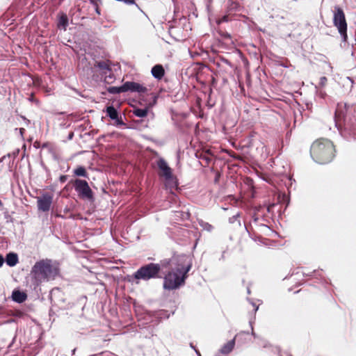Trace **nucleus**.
Listing matches in <instances>:
<instances>
[{
    "label": "nucleus",
    "mask_w": 356,
    "mask_h": 356,
    "mask_svg": "<svg viewBox=\"0 0 356 356\" xmlns=\"http://www.w3.org/2000/svg\"><path fill=\"white\" fill-rule=\"evenodd\" d=\"M162 270H165L163 289L175 290L185 284L192 268V261L186 254L174 253L170 258L162 259Z\"/></svg>",
    "instance_id": "f257e3e1"
},
{
    "label": "nucleus",
    "mask_w": 356,
    "mask_h": 356,
    "mask_svg": "<svg viewBox=\"0 0 356 356\" xmlns=\"http://www.w3.org/2000/svg\"><path fill=\"white\" fill-rule=\"evenodd\" d=\"M58 264L51 259H41L33 265L31 273L38 285L43 282L54 280L59 275Z\"/></svg>",
    "instance_id": "f03ea898"
},
{
    "label": "nucleus",
    "mask_w": 356,
    "mask_h": 356,
    "mask_svg": "<svg viewBox=\"0 0 356 356\" xmlns=\"http://www.w3.org/2000/svg\"><path fill=\"white\" fill-rule=\"evenodd\" d=\"M335 149L333 143L324 138L315 140L310 148L312 159L318 163L325 164L334 157Z\"/></svg>",
    "instance_id": "7ed1b4c3"
},
{
    "label": "nucleus",
    "mask_w": 356,
    "mask_h": 356,
    "mask_svg": "<svg viewBox=\"0 0 356 356\" xmlns=\"http://www.w3.org/2000/svg\"><path fill=\"white\" fill-rule=\"evenodd\" d=\"M162 260L160 263H149L141 266L129 279V282L139 284V280L148 281L151 279L161 278L160 273L162 270Z\"/></svg>",
    "instance_id": "20e7f679"
},
{
    "label": "nucleus",
    "mask_w": 356,
    "mask_h": 356,
    "mask_svg": "<svg viewBox=\"0 0 356 356\" xmlns=\"http://www.w3.org/2000/svg\"><path fill=\"white\" fill-rule=\"evenodd\" d=\"M353 108V106L348 105L346 103L340 102L337 104L334 113V123L335 127L339 131H342L341 122H346L350 120V113Z\"/></svg>",
    "instance_id": "39448f33"
},
{
    "label": "nucleus",
    "mask_w": 356,
    "mask_h": 356,
    "mask_svg": "<svg viewBox=\"0 0 356 356\" xmlns=\"http://www.w3.org/2000/svg\"><path fill=\"white\" fill-rule=\"evenodd\" d=\"M333 23L337 28L342 40L346 42L347 40V23L343 10L339 6L334 7Z\"/></svg>",
    "instance_id": "423d86ee"
},
{
    "label": "nucleus",
    "mask_w": 356,
    "mask_h": 356,
    "mask_svg": "<svg viewBox=\"0 0 356 356\" xmlns=\"http://www.w3.org/2000/svg\"><path fill=\"white\" fill-rule=\"evenodd\" d=\"M74 186L81 197L88 200L93 198V193L86 180L76 179L74 181Z\"/></svg>",
    "instance_id": "0eeeda50"
},
{
    "label": "nucleus",
    "mask_w": 356,
    "mask_h": 356,
    "mask_svg": "<svg viewBox=\"0 0 356 356\" xmlns=\"http://www.w3.org/2000/svg\"><path fill=\"white\" fill-rule=\"evenodd\" d=\"M52 195L46 193L42 197L38 198V208L42 211H48L50 209L52 203Z\"/></svg>",
    "instance_id": "6e6552de"
},
{
    "label": "nucleus",
    "mask_w": 356,
    "mask_h": 356,
    "mask_svg": "<svg viewBox=\"0 0 356 356\" xmlns=\"http://www.w3.org/2000/svg\"><path fill=\"white\" fill-rule=\"evenodd\" d=\"M124 84L125 92L130 91L131 92H138L139 94H144L147 91L146 87L136 82L127 81Z\"/></svg>",
    "instance_id": "1a4fd4ad"
},
{
    "label": "nucleus",
    "mask_w": 356,
    "mask_h": 356,
    "mask_svg": "<svg viewBox=\"0 0 356 356\" xmlns=\"http://www.w3.org/2000/svg\"><path fill=\"white\" fill-rule=\"evenodd\" d=\"M157 166L161 171V176L164 177L166 179L172 178V170L163 159L161 158L157 161Z\"/></svg>",
    "instance_id": "9d476101"
},
{
    "label": "nucleus",
    "mask_w": 356,
    "mask_h": 356,
    "mask_svg": "<svg viewBox=\"0 0 356 356\" xmlns=\"http://www.w3.org/2000/svg\"><path fill=\"white\" fill-rule=\"evenodd\" d=\"M151 72L152 76L158 80L161 79L165 74L164 69L161 65H154L152 68Z\"/></svg>",
    "instance_id": "9b49d317"
},
{
    "label": "nucleus",
    "mask_w": 356,
    "mask_h": 356,
    "mask_svg": "<svg viewBox=\"0 0 356 356\" xmlns=\"http://www.w3.org/2000/svg\"><path fill=\"white\" fill-rule=\"evenodd\" d=\"M235 346V337L224 344L220 350L222 354H229L232 351Z\"/></svg>",
    "instance_id": "f8f14e48"
},
{
    "label": "nucleus",
    "mask_w": 356,
    "mask_h": 356,
    "mask_svg": "<svg viewBox=\"0 0 356 356\" xmlns=\"http://www.w3.org/2000/svg\"><path fill=\"white\" fill-rule=\"evenodd\" d=\"M12 298L16 302L22 303L26 300L27 296L25 293L16 290L13 292Z\"/></svg>",
    "instance_id": "ddd939ff"
},
{
    "label": "nucleus",
    "mask_w": 356,
    "mask_h": 356,
    "mask_svg": "<svg viewBox=\"0 0 356 356\" xmlns=\"http://www.w3.org/2000/svg\"><path fill=\"white\" fill-rule=\"evenodd\" d=\"M6 262L10 267L15 266L18 263V256L16 253L10 252L6 255Z\"/></svg>",
    "instance_id": "4468645a"
},
{
    "label": "nucleus",
    "mask_w": 356,
    "mask_h": 356,
    "mask_svg": "<svg viewBox=\"0 0 356 356\" xmlns=\"http://www.w3.org/2000/svg\"><path fill=\"white\" fill-rule=\"evenodd\" d=\"M68 24V17L67 15L62 13L58 17V27L59 29H63L64 31H66Z\"/></svg>",
    "instance_id": "2eb2a0df"
},
{
    "label": "nucleus",
    "mask_w": 356,
    "mask_h": 356,
    "mask_svg": "<svg viewBox=\"0 0 356 356\" xmlns=\"http://www.w3.org/2000/svg\"><path fill=\"white\" fill-rule=\"evenodd\" d=\"M95 67H98L99 70H102V72L103 74H106L108 72H111V69L110 67V65L108 64V61H99L97 62L95 64Z\"/></svg>",
    "instance_id": "dca6fc26"
},
{
    "label": "nucleus",
    "mask_w": 356,
    "mask_h": 356,
    "mask_svg": "<svg viewBox=\"0 0 356 356\" xmlns=\"http://www.w3.org/2000/svg\"><path fill=\"white\" fill-rule=\"evenodd\" d=\"M107 91L108 92V93L113 94V95L120 94V93H122V92H125L124 84L123 83L120 87H116V86L109 87L107 89Z\"/></svg>",
    "instance_id": "f3484780"
},
{
    "label": "nucleus",
    "mask_w": 356,
    "mask_h": 356,
    "mask_svg": "<svg viewBox=\"0 0 356 356\" xmlns=\"http://www.w3.org/2000/svg\"><path fill=\"white\" fill-rule=\"evenodd\" d=\"M107 115L112 120H117L118 118V114L117 110L113 106H109L106 108Z\"/></svg>",
    "instance_id": "a211bd4d"
},
{
    "label": "nucleus",
    "mask_w": 356,
    "mask_h": 356,
    "mask_svg": "<svg viewBox=\"0 0 356 356\" xmlns=\"http://www.w3.org/2000/svg\"><path fill=\"white\" fill-rule=\"evenodd\" d=\"M74 174L77 177H88V174L83 166H79L74 170Z\"/></svg>",
    "instance_id": "6ab92c4d"
},
{
    "label": "nucleus",
    "mask_w": 356,
    "mask_h": 356,
    "mask_svg": "<svg viewBox=\"0 0 356 356\" xmlns=\"http://www.w3.org/2000/svg\"><path fill=\"white\" fill-rule=\"evenodd\" d=\"M134 114L139 118L145 117L147 115V108H136L134 111Z\"/></svg>",
    "instance_id": "aec40b11"
},
{
    "label": "nucleus",
    "mask_w": 356,
    "mask_h": 356,
    "mask_svg": "<svg viewBox=\"0 0 356 356\" xmlns=\"http://www.w3.org/2000/svg\"><path fill=\"white\" fill-rule=\"evenodd\" d=\"M316 96L321 99H325L327 95L325 91L321 88H318L317 86H316Z\"/></svg>",
    "instance_id": "412c9836"
},
{
    "label": "nucleus",
    "mask_w": 356,
    "mask_h": 356,
    "mask_svg": "<svg viewBox=\"0 0 356 356\" xmlns=\"http://www.w3.org/2000/svg\"><path fill=\"white\" fill-rule=\"evenodd\" d=\"M48 145H51L49 143H46L41 144V143L37 140L33 143V146L36 149H38L40 147L44 148V147H47Z\"/></svg>",
    "instance_id": "4be33fe9"
},
{
    "label": "nucleus",
    "mask_w": 356,
    "mask_h": 356,
    "mask_svg": "<svg viewBox=\"0 0 356 356\" xmlns=\"http://www.w3.org/2000/svg\"><path fill=\"white\" fill-rule=\"evenodd\" d=\"M327 81V79L325 76H321L320 78L319 85L321 87H324L326 85Z\"/></svg>",
    "instance_id": "5701e85b"
},
{
    "label": "nucleus",
    "mask_w": 356,
    "mask_h": 356,
    "mask_svg": "<svg viewBox=\"0 0 356 356\" xmlns=\"http://www.w3.org/2000/svg\"><path fill=\"white\" fill-rule=\"evenodd\" d=\"M200 158L205 160L207 164H209L211 161V158L207 154L202 155L201 154Z\"/></svg>",
    "instance_id": "b1692460"
},
{
    "label": "nucleus",
    "mask_w": 356,
    "mask_h": 356,
    "mask_svg": "<svg viewBox=\"0 0 356 356\" xmlns=\"http://www.w3.org/2000/svg\"><path fill=\"white\" fill-rule=\"evenodd\" d=\"M228 20H229V17H228V16L225 15V16L222 17L220 19H219L217 21V22H218V24H221V23H222V22H228Z\"/></svg>",
    "instance_id": "393cba45"
},
{
    "label": "nucleus",
    "mask_w": 356,
    "mask_h": 356,
    "mask_svg": "<svg viewBox=\"0 0 356 356\" xmlns=\"http://www.w3.org/2000/svg\"><path fill=\"white\" fill-rule=\"evenodd\" d=\"M227 152L232 157L236 159H241V156L236 155L233 151H227Z\"/></svg>",
    "instance_id": "a878e982"
},
{
    "label": "nucleus",
    "mask_w": 356,
    "mask_h": 356,
    "mask_svg": "<svg viewBox=\"0 0 356 356\" xmlns=\"http://www.w3.org/2000/svg\"><path fill=\"white\" fill-rule=\"evenodd\" d=\"M120 1H123L127 4H135V0H120Z\"/></svg>",
    "instance_id": "bb28decb"
},
{
    "label": "nucleus",
    "mask_w": 356,
    "mask_h": 356,
    "mask_svg": "<svg viewBox=\"0 0 356 356\" xmlns=\"http://www.w3.org/2000/svg\"><path fill=\"white\" fill-rule=\"evenodd\" d=\"M59 179H60V181L61 183H64V182H65V181H66V180H67V176H66V175H61V176L60 177Z\"/></svg>",
    "instance_id": "cd10ccee"
},
{
    "label": "nucleus",
    "mask_w": 356,
    "mask_h": 356,
    "mask_svg": "<svg viewBox=\"0 0 356 356\" xmlns=\"http://www.w3.org/2000/svg\"><path fill=\"white\" fill-rule=\"evenodd\" d=\"M204 228L210 232L213 229V227L212 225H209V223H206Z\"/></svg>",
    "instance_id": "c85d7f7f"
},
{
    "label": "nucleus",
    "mask_w": 356,
    "mask_h": 356,
    "mask_svg": "<svg viewBox=\"0 0 356 356\" xmlns=\"http://www.w3.org/2000/svg\"><path fill=\"white\" fill-rule=\"evenodd\" d=\"M220 176V173L219 172H216V177H215V179H214L215 183H218V179H219Z\"/></svg>",
    "instance_id": "c756f323"
},
{
    "label": "nucleus",
    "mask_w": 356,
    "mask_h": 356,
    "mask_svg": "<svg viewBox=\"0 0 356 356\" xmlns=\"http://www.w3.org/2000/svg\"><path fill=\"white\" fill-rule=\"evenodd\" d=\"M91 3L93 4L94 6H97V3H99V2L101 1V0H90Z\"/></svg>",
    "instance_id": "7c9ffc66"
},
{
    "label": "nucleus",
    "mask_w": 356,
    "mask_h": 356,
    "mask_svg": "<svg viewBox=\"0 0 356 356\" xmlns=\"http://www.w3.org/2000/svg\"><path fill=\"white\" fill-rule=\"evenodd\" d=\"M4 262V259L2 255L0 254V267L3 266V264Z\"/></svg>",
    "instance_id": "2f4dec72"
},
{
    "label": "nucleus",
    "mask_w": 356,
    "mask_h": 356,
    "mask_svg": "<svg viewBox=\"0 0 356 356\" xmlns=\"http://www.w3.org/2000/svg\"><path fill=\"white\" fill-rule=\"evenodd\" d=\"M95 6V11L97 14L100 15V11H99V9L98 8V4L97 6Z\"/></svg>",
    "instance_id": "473e14b6"
},
{
    "label": "nucleus",
    "mask_w": 356,
    "mask_h": 356,
    "mask_svg": "<svg viewBox=\"0 0 356 356\" xmlns=\"http://www.w3.org/2000/svg\"><path fill=\"white\" fill-rule=\"evenodd\" d=\"M346 79H347V80L350 83L351 86H353V79H352L351 78H350V77H347Z\"/></svg>",
    "instance_id": "72a5a7b5"
},
{
    "label": "nucleus",
    "mask_w": 356,
    "mask_h": 356,
    "mask_svg": "<svg viewBox=\"0 0 356 356\" xmlns=\"http://www.w3.org/2000/svg\"><path fill=\"white\" fill-rule=\"evenodd\" d=\"M74 136V135H72V134L69 135V139H70V140H71V139L72 138V136Z\"/></svg>",
    "instance_id": "f704fd0d"
},
{
    "label": "nucleus",
    "mask_w": 356,
    "mask_h": 356,
    "mask_svg": "<svg viewBox=\"0 0 356 356\" xmlns=\"http://www.w3.org/2000/svg\"><path fill=\"white\" fill-rule=\"evenodd\" d=\"M225 37H226V38H230V35H229V34H228V33H226Z\"/></svg>",
    "instance_id": "c9c22d12"
},
{
    "label": "nucleus",
    "mask_w": 356,
    "mask_h": 356,
    "mask_svg": "<svg viewBox=\"0 0 356 356\" xmlns=\"http://www.w3.org/2000/svg\"><path fill=\"white\" fill-rule=\"evenodd\" d=\"M24 129H20V134H22V131H23Z\"/></svg>",
    "instance_id": "e433bc0d"
}]
</instances>
